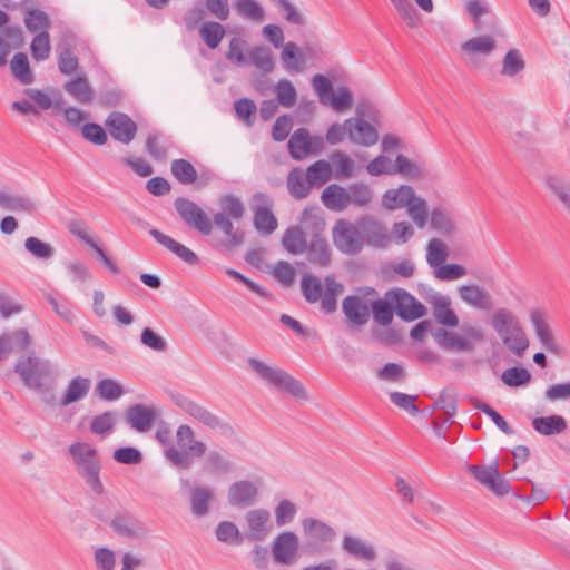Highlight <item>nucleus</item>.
Segmentation results:
<instances>
[{"mask_svg": "<svg viewBox=\"0 0 570 570\" xmlns=\"http://www.w3.org/2000/svg\"><path fill=\"white\" fill-rule=\"evenodd\" d=\"M203 456L202 469L208 475H225L236 469L235 463L224 452L207 451L206 443L195 438V432L189 425H179L176 431V445L165 450L167 461L179 470H189L195 461Z\"/></svg>", "mask_w": 570, "mask_h": 570, "instance_id": "nucleus-1", "label": "nucleus"}, {"mask_svg": "<svg viewBox=\"0 0 570 570\" xmlns=\"http://www.w3.org/2000/svg\"><path fill=\"white\" fill-rule=\"evenodd\" d=\"M222 210L216 213L210 220L209 216L203 210H197V214L186 224L189 228L195 229L203 236H208L213 232V224L219 228L227 239L219 243L220 248L232 250L244 242V234L234 230L232 219L240 220L245 214V207L240 199L233 194L223 195L219 198Z\"/></svg>", "mask_w": 570, "mask_h": 570, "instance_id": "nucleus-2", "label": "nucleus"}, {"mask_svg": "<svg viewBox=\"0 0 570 570\" xmlns=\"http://www.w3.org/2000/svg\"><path fill=\"white\" fill-rule=\"evenodd\" d=\"M491 326L502 343L514 355L521 357L530 342L517 316L508 308H499L491 318Z\"/></svg>", "mask_w": 570, "mask_h": 570, "instance_id": "nucleus-3", "label": "nucleus"}, {"mask_svg": "<svg viewBox=\"0 0 570 570\" xmlns=\"http://www.w3.org/2000/svg\"><path fill=\"white\" fill-rule=\"evenodd\" d=\"M248 365L261 380L269 383L277 390L287 393L299 401H307L309 399L308 393L302 382L296 380L287 372L281 368L271 367L264 362L254 357L248 360Z\"/></svg>", "mask_w": 570, "mask_h": 570, "instance_id": "nucleus-4", "label": "nucleus"}, {"mask_svg": "<svg viewBox=\"0 0 570 570\" xmlns=\"http://www.w3.org/2000/svg\"><path fill=\"white\" fill-rule=\"evenodd\" d=\"M302 531L304 537V551L311 554L328 552L337 535L333 527L313 517H307L302 520Z\"/></svg>", "mask_w": 570, "mask_h": 570, "instance_id": "nucleus-5", "label": "nucleus"}, {"mask_svg": "<svg viewBox=\"0 0 570 570\" xmlns=\"http://www.w3.org/2000/svg\"><path fill=\"white\" fill-rule=\"evenodd\" d=\"M174 401L180 410L198 421L205 428L217 431L220 435L226 438L235 435V429L229 422L223 420L202 404L184 395H177Z\"/></svg>", "mask_w": 570, "mask_h": 570, "instance_id": "nucleus-6", "label": "nucleus"}, {"mask_svg": "<svg viewBox=\"0 0 570 570\" xmlns=\"http://www.w3.org/2000/svg\"><path fill=\"white\" fill-rule=\"evenodd\" d=\"M50 362L35 356L33 351L20 356L14 365V372L31 389H39L42 380L50 374Z\"/></svg>", "mask_w": 570, "mask_h": 570, "instance_id": "nucleus-7", "label": "nucleus"}, {"mask_svg": "<svg viewBox=\"0 0 570 570\" xmlns=\"http://www.w3.org/2000/svg\"><path fill=\"white\" fill-rule=\"evenodd\" d=\"M373 287H361L358 294L348 295L342 302V311L348 323L363 326L370 321V297L376 296Z\"/></svg>", "mask_w": 570, "mask_h": 570, "instance_id": "nucleus-8", "label": "nucleus"}, {"mask_svg": "<svg viewBox=\"0 0 570 570\" xmlns=\"http://www.w3.org/2000/svg\"><path fill=\"white\" fill-rule=\"evenodd\" d=\"M332 237L335 247L346 255H357L364 247L357 222L338 219L332 229Z\"/></svg>", "mask_w": 570, "mask_h": 570, "instance_id": "nucleus-9", "label": "nucleus"}, {"mask_svg": "<svg viewBox=\"0 0 570 570\" xmlns=\"http://www.w3.org/2000/svg\"><path fill=\"white\" fill-rule=\"evenodd\" d=\"M272 556L275 563L293 566L299 558V538L293 531H283L272 542Z\"/></svg>", "mask_w": 570, "mask_h": 570, "instance_id": "nucleus-10", "label": "nucleus"}, {"mask_svg": "<svg viewBox=\"0 0 570 570\" xmlns=\"http://www.w3.org/2000/svg\"><path fill=\"white\" fill-rule=\"evenodd\" d=\"M387 296L393 302L396 315L403 321L411 322L426 314V307L403 288L389 289Z\"/></svg>", "mask_w": 570, "mask_h": 570, "instance_id": "nucleus-11", "label": "nucleus"}, {"mask_svg": "<svg viewBox=\"0 0 570 570\" xmlns=\"http://www.w3.org/2000/svg\"><path fill=\"white\" fill-rule=\"evenodd\" d=\"M363 246L366 244L374 248H384L391 242L385 225L375 216L365 215L357 220Z\"/></svg>", "mask_w": 570, "mask_h": 570, "instance_id": "nucleus-12", "label": "nucleus"}, {"mask_svg": "<svg viewBox=\"0 0 570 570\" xmlns=\"http://www.w3.org/2000/svg\"><path fill=\"white\" fill-rule=\"evenodd\" d=\"M110 528L115 534L128 540H141L148 533L146 524L129 512L116 513L110 521Z\"/></svg>", "mask_w": 570, "mask_h": 570, "instance_id": "nucleus-13", "label": "nucleus"}, {"mask_svg": "<svg viewBox=\"0 0 570 570\" xmlns=\"http://www.w3.org/2000/svg\"><path fill=\"white\" fill-rule=\"evenodd\" d=\"M469 472L484 487L497 495L510 492V484L500 475L497 465H469Z\"/></svg>", "mask_w": 570, "mask_h": 570, "instance_id": "nucleus-14", "label": "nucleus"}, {"mask_svg": "<svg viewBox=\"0 0 570 570\" xmlns=\"http://www.w3.org/2000/svg\"><path fill=\"white\" fill-rule=\"evenodd\" d=\"M246 522L245 539L259 542L269 533L271 513L264 508L248 510L244 515Z\"/></svg>", "mask_w": 570, "mask_h": 570, "instance_id": "nucleus-15", "label": "nucleus"}, {"mask_svg": "<svg viewBox=\"0 0 570 570\" xmlns=\"http://www.w3.org/2000/svg\"><path fill=\"white\" fill-rule=\"evenodd\" d=\"M106 126L111 137L125 145L130 144L137 134V124L127 115L119 111H112L107 120Z\"/></svg>", "mask_w": 570, "mask_h": 570, "instance_id": "nucleus-16", "label": "nucleus"}, {"mask_svg": "<svg viewBox=\"0 0 570 570\" xmlns=\"http://www.w3.org/2000/svg\"><path fill=\"white\" fill-rule=\"evenodd\" d=\"M530 321L541 346L548 352L559 355L562 347L552 333L546 312L541 308L532 309L530 312Z\"/></svg>", "mask_w": 570, "mask_h": 570, "instance_id": "nucleus-17", "label": "nucleus"}, {"mask_svg": "<svg viewBox=\"0 0 570 570\" xmlns=\"http://www.w3.org/2000/svg\"><path fill=\"white\" fill-rule=\"evenodd\" d=\"M258 487L249 480L232 483L227 490V502L233 508L246 509L256 503Z\"/></svg>", "mask_w": 570, "mask_h": 570, "instance_id": "nucleus-18", "label": "nucleus"}, {"mask_svg": "<svg viewBox=\"0 0 570 570\" xmlns=\"http://www.w3.org/2000/svg\"><path fill=\"white\" fill-rule=\"evenodd\" d=\"M347 125L348 139L352 144L370 147L379 141V132L374 126L363 118H348Z\"/></svg>", "mask_w": 570, "mask_h": 570, "instance_id": "nucleus-19", "label": "nucleus"}, {"mask_svg": "<svg viewBox=\"0 0 570 570\" xmlns=\"http://www.w3.org/2000/svg\"><path fill=\"white\" fill-rule=\"evenodd\" d=\"M254 200L256 202L253 208L254 225L257 230L269 235L277 228V220L271 210V200L262 193L255 194Z\"/></svg>", "mask_w": 570, "mask_h": 570, "instance_id": "nucleus-20", "label": "nucleus"}, {"mask_svg": "<svg viewBox=\"0 0 570 570\" xmlns=\"http://www.w3.org/2000/svg\"><path fill=\"white\" fill-rule=\"evenodd\" d=\"M215 499V491L210 487L203 484L190 487L189 509L191 514L199 519L206 517Z\"/></svg>", "mask_w": 570, "mask_h": 570, "instance_id": "nucleus-21", "label": "nucleus"}, {"mask_svg": "<svg viewBox=\"0 0 570 570\" xmlns=\"http://www.w3.org/2000/svg\"><path fill=\"white\" fill-rule=\"evenodd\" d=\"M155 420L156 411L144 404L131 405L126 411L127 423L138 432L149 431Z\"/></svg>", "mask_w": 570, "mask_h": 570, "instance_id": "nucleus-22", "label": "nucleus"}, {"mask_svg": "<svg viewBox=\"0 0 570 570\" xmlns=\"http://www.w3.org/2000/svg\"><path fill=\"white\" fill-rule=\"evenodd\" d=\"M149 234L157 243L166 247L187 264L196 265L198 263V256L191 249L175 240L170 236L155 228L150 229Z\"/></svg>", "mask_w": 570, "mask_h": 570, "instance_id": "nucleus-23", "label": "nucleus"}, {"mask_svg": "<svg viewBox=\"0 0 570 570\" xmlns=\"http://www.w3.org/2000/svg\"><path fill=\"white\" fill-rule=\"evenodd\" d=\"M342 549L348 556L365 562H373L377 558L374 546L356 537L345 535L342 540Z\"/></svg>", "mask_w": 570, "mask_h": 570, "instance_id": "nucleus-24", "label": "nucleus"}, {"mask_svg": "<svg viewBox=\"0 0 570 570\" xmlns=\"http://www.w3.org/2000/svg\"><path fill=\"white\" fill-rule=\"evenodd\" d=\"M415 190L410 185L387 189L382 196V205L389 210L404 208L415 200Z\"/></svg>", "mask_w": 570, "mask_h": 570, "instance_id": "nucleus-25", "label": "nucleus"}, {"mask_svg": "<svg viewBox=\"0 0 570 570\" xmlns=\"http://www.w3.org/2000/svg\"><path fill=\"white\" fill-rule=\"evenodd\" d=\"M394 175H400L406 179L415 180L426 175L424 161L412 160L403 154H399L393 161Z\"/></svg>", "mask_w": 570, "mask_h": 570, "instance_id": "nucleus-26", "label": "nucleus"}, {"mask_svg": "<svg viewBox=\"0 0 570 570\" xmlns=\"http://www.w3.org/2000/svg\"><path fill=\"white\" fill-rule=\"evenodd\" d=\"M432 335L439 346L444 350H455L460 352H470L473 350V344L469 340L443 327L435 328Z\"/></svg>", "mask_w": 570, "mask_h": 570, "instance_id": "nucleus-27", "label": "nucleus"}, {"mask_svg": "<svg viewBox=\"0 0 570 570\" xmlns=\"http://www.w3.org/2000/svg\"><path fill=\"white\" fill-rule=\"evenodd\" d=\"M394 312V305L387 296V292H385L383 298H380L377 295L370 297V314L372 313L377 324L382 326L390 325L393 321Z\"/></svg>", "mask_w": 570, "mask_h": 570, "instance_id": "nucleus-28", "label": "nucleus"}, {"mask_svg": "<svg viewBox=\"0 0 570 570\" xmlns=\"http://www.w3.org/2000/svg\"><path fill=\"white\" fill-rule=\"evenodd\" d=\"M68 454L71 456L75 469L101 461L98 451L91 444L86 442H75L68 448Z\"/></svg>", "mask_w": 570, "mask_h": 570, "instance_id": "nucleus-29", "label": "nucleus"}, {"mask_svg": "<svg viewBox=\"0 0 570 570\" xmlns=\"http://www.w3.org/2000/svg\"><path fill=\"white\" fill-rule=\"evenodd\" d=\"M460 297L466 304L479 309H490L492 299L490 294L479 285H464L459 289Z\"/></svg>", "mask_w": 570, "mask_h": 570, "instance_id": "nucleus-30", "label": "nucleus"}, {"mask_svg": "<svg viewBox=\"0 0 570 570\" xmlns=\"http://www.w3.org/2000/svg\"><path fill=\"white\" fill-rule=\"evenodd\" d=\"M431 304L433 305V315L438 323L450 327L459 325V317L455 312L450 308V297L435 295L431 301Z\"/></svg>", "mask_w": 570, "mask_h": 570, "instance_id": "nucleus-31", "label": "nucleus"}, {"mask_svg": "<svg viewBox=\"0 0 570 570\" xmlns=\"http://www.w3.org/2000/svg\"><path fill=\"white\" fill-rule=\"evenodd\" d=\"M288 153L295 160H302L311 154V134L306 128L296 129L287 144Z\"/></svg>", "mask_w": 570, "mask_h": 570, "instance_id": "nucleus-32", "label": "nucleus"}, {"mask_svg": "<svg viewBox=\"0 0 570 570\" xmlns=\"http://www.w3.org/2000/svg\"><path fill=\"white\" fill-rule=\"evenodd\" d=\"M302 230V234L308 242L316 238H323L325 222L322 217L312 213V210L305 208L302 213L301 224L296 226Z\"/></svg>", "mask_w": 570, "mask_h": 570, "instance_id": "nucleus-33", "label": "nucleus"}, {"mask_svg": "<svg viewBox=\"0 0 570 570\" xmlns=\"http://www.w3.org/2000/svg\"><path fill=\"white\" fill-rule=\"evenodd\" d=\"M0 208L14 213L30 214L36 209V203L26 195H11L0 190Z\"/></svg>", "mask_w": 570, "mask_h": 570, "instance_id": "nucleus-34", "label": "nucleus"}, {"mask_svg": "<svg viewBox=\"0 0 570 570\" xmlns=\"http://www.w3.org/2000/svg\"><path fill=\"white\" fill-rule=\"evenodd\" d=\"M321 198L330 209L343 210L348 207V191L337 184L328 185L323 190Z\"/></svg>", "mask_w": 570, "mask_h": 570, "instance_id": "nucleus-35", "label": "nucleus"}, {"mask_svg": "<svg viewBox=\"0 0 570 570\" xmlns=\"http://www.w3.org/2000/svg\"><path fill=\"white\" fill-rule=\"evenodd\" d=\"M544 185L570 214V181L559 175L550 174L546 176Z\"/></svg>", "mask_w": 570, "mask_h": 570, "instance_id": "nucleus-36", "label": "nucleus"}, {"mask_svg": "<svg viewBox=\"0 0 570 570\" xmlns=\"http://www.w3.org/2000/svg\"><path fill=\"white\" fill-rule=\"evenodd\" d=\"M287 188L295 199L306 198L313 186L301 168H293L287 176Z\"/></svg>", "mask_w": 570, "mask_h": 570, "instance_id": "nucleus-37", "label": "nucleus"}, {"mask_svg": "<svg viewBox=\"0 0 570 570\" xmlns=\"http://www.w3.org/2000/svg\"><path fill=\"white\" fill-rule=\"evenodd\" d=\"M324 289L321 309L326 314H332L337 309V296L344 292V285L336 282L334 276H326Z\"/></svg>", "mask_w": 570, "mask_h": 570, "instance_id": "nucleus-38", "label": "nucleus"}, {"mask_svg": "<svg viewBox=\"0 0 570 570\" xmlns=\"http://www.w3.org/2000/svg\"><path fill=\"white\" fill-rule=\"evenodd\" d=\"M249 65H254L263 76L271 73L275 68L272 50L266 46H255L248 51Z\"/></svg>", "mask_w": 570, "mask_h": 570, "instance_id": "nucleus-39", "label": "nucleus"}, {"mask_svg": "<svg viewBox=\"0 0 570 570\" xmlns=\"http://www.w3.org/2000/svg\"><path fill=\"white\" fill-rule=\"evenodd\" d=\"M90 390V380L82 376L73 377L60 401L61 406H67L83 399Z\"/></svg>", "mask_w": 570, "mask_h": 570, "instance_id": "nucleus-40", "label": "nucleus"}, {"mask_svg": "<svg viewBox=\"0 0 570 570\" xmlns=\"http://www.w3.org/2000/svg\"><path fill=\"white\" fill-rule=\"evenodd\" d=\"M497 48V41L491 36L471 38L461 45V50L469 56L490 55Z\"/></svg>", "mask_w": 570, "mask_h": 570, "instance_id": "nucleus-41", "label": "nucleus"}, {"mask_svg": "<svg viewBox=\"0 0 570 570\" xmlns=\"http://www.w3.org/2000/svg\"><path fill=\"white\" fill-rule=\"evenodd\" d=\"M533 429L543 435L560 434L567 429V422L561 415L535 417L532 421Z\"/></svg>", "mask_w": 570, "mask_h": 570, "instance_id": "nucleus-42", "label": "nucleus"}, {"mask_svg": "<svg viewBox=\"0 0 570 570\" xmlns=\"http://www.w3.org/2000/svg\"><path fill=\"white\" fill-rule=\"evenodd\" d=\"M101 461L76 470L77 474L85 481L86 485L97 495L105 492V487L100 480Z\"/></svg>", "mask_w": 570, "mask_h": 570, "instance_id": "nucleus-43", "label": "nucleus"}, {"mask_svg": "<svg viewBox=\"0 0 570 570\" xmlns=\"http://www.w3.org/2000/svg\"><path fill=\"white\" fill-rule=\"evenodd\" d=\"M216 539L219 542L229 546H240L245 535L239 531L238 527L232 521H220L215 529Z\"/></svg>", "mask_w": 570, "mask_h": 570, "instance_id": "nucleus-44", "label": "nucleus"}, {"mask_svg": "<svg viewBox=\"0 0 570 570\" xmlns=\"http://www.w3.org/2000/svg\"><path fill=\"white\" fill-rule=\"evenodd\" d=\"M63 89L81 104L87 105L92 101L94 91L85 77H78L66 82Z\"/></svg>", "mask_w": 570, "mask_h": 570, "instance_id": "nucleus-45", "label": "nucleus"}, {"mask_svg": "<svg viewBox=\"0 0 570 570\" xmlns=\"http://www.w3.org/2000/svg\"><path fill=\"white\" fill-rule=\"evenodd\" d=\"M307 258L318 266H327L331 259V250L325 238H316L308 242Z\"/></svg>", "mask_w": 570, "mask_h": 570, "instance_id": "nucleus-46", "label": "nucleus"}, {"mask_svg": "<svg viewBox=\"0 0 570 570\" xmlns=\"http://www.w3.org/2000/svg\"><path fill=\"white\" fill-rule=\"evenodd\" d=\"M12 76L22 85H29L33 81V73L30 69L29 60L26 53L17 52L10 61Z\"/></svg>", "mask_w": 570, "mask_h": 570, "instance_id": "nucleus-47", "label": "nucleus"}, {"mask_svg": "<svg viewBox=\"0 0 570 570\" xmlns=\"http://www.w3.org/2000/svg\"><path fill=\"white\" fill-rule=\"evenodd\" d=\"M199 36L206 46L216 49L225 36V28L216 21H206L199 28Z\"/></svg>", "mask_w": 570, "mask_h": 570, "instance_id": "nucleus-48", "label": "nucleus"}, {"mask_svg": "<svg viewBox=\"0 0 570 570\" xmlns=\"http://www.w3.org/2000/svg\"><path fill=\"white\" fill-rule=\"evenodd\" d=\"M248 49L249 45L245 39L234 37L229 41L226 59L239 67L247 66L249 61L248 55L246 56L245 52L249 51Z\"/></svg>", "mask_w": 570, "mask_h": 570, "instance_id": "nucleus-49", "label": "nucleus"}, {"mask_svg": "<svg viewBox=\"0 0 570 570\" xmlns=\"http://www.w3.org/2000/svg\"><path fill=\"white\" fill-rule=\"evenodd\" d=\"M283 47L281 58L288 71H299L305 65V57L294 42H287Z\"/></svg>", "mask_w": 570, "mask_h": 570, "instance_id": "nucleus-50", "label": "nucleus"}, {"mask_svg": "<svg viewBox=\"0 0 570 570\" xmlns=\"http://www.w3.org/2000/svg\"><path fill=\"white\" fill-rule=\"evenodd\" d=\"M170 170L173 176L184 185L194 184L197 180V171L193 164L179 158L171 161Z\"/></svg>", "mask_w": 570, "mask_h": 570, "instance_id": "nucleus-51", "label": "nucleus"}, {"mask_svg": "<svg viewBox=\"0 0 570 570\" xmlns=\"http://www.w3.org/2000/svg\"><path fill=\"white\" fill-rule=\"evenodd\" d=\"M313 187H321L331 179V166L326 160H317L304 171Z\"/></svg>", "mask_w": 570, "mask_h": 570, "instance_id": "nucleus-52", "label": "nucleus"}, {"mask_svg": "<svg viewBox=\"0 0 570 570\" xmlns=\"http://www.w3.org/2000/svg\"><path fill=\"white\" fill-rule=\"evenodd\" d=\"M117 423V413L114 411H106L91 419L90 432L100 436H106L114 431Z\"/></svg>", "mask_w": 570, "mask_h": 570, "instance_id": "nucleus-53", "label": "nucleus"}, {"mask_svg": "<svg viewBox=\"0 0 570 570\" xmlns=\"http://www.w3.org/2000/svg\"><path fill=\"white\" fill-rule=\"evenodd\" d=\"M283 245L287 252L297 255L307 249L308 240L297 227L288 228L283 236Z\"/></svg>", "mask_w": 570, "mask_h": 570, "instance_id": "nucleus-54", "label": "nucleus"}, {"mask_svg": "<svg viewBox=\"0 0 570 570\" xmlns=\"http://www.w3.org/2000/svg\"><path fill=\"white\" fill-rule=\"evenodd\" d=\"M301 288L305 301L309 304L322 301L325 291L320 278L314 275H305Z\"/></svg>", "mask_w": 570, "mask_h": 570, "instance_id": "nucleus-55", "label": "nucleus"}, {"mask_svg": "<svg viewBox=\"0 0 570 570\" xmlns=\"http://www.w3.org/2000/svg\"><path fill=\"white\" fill-rule=\"evenodd\" d=\"M471 404L474 409L483 412L488 415L495 426L502 431L507 435H511L514 433V430L507 423V421L501 416L494 409H492L488 403L481 401L480 399L472 397Z\"/></svg>", "mask_w": 570, "mask_h": 570, "instance_id": "nucleus-56", "label": "nucleus"}, {"mask_svg": "<svg viewBox=\"0 0 570 570\" xmlns=\"http://www.w3.org/2000/svg\"><path fill=\"white\" fill-rule=\"evenodd\" d=\"M348 205L353 204L357 207L367 206L373 198V190L364 183L352 184L348 189Z\"/></svg>", "mask_w": 570, "mask_h": 570, "instance_id": "nucleus-57", "label": "nucleus"}, {"mask_svg": "<svg viewBox=\"0 0 570 570\" xmlns=\"http://www.w3.org/2000/svg\"><path fill=\"white\" fill-rule=\"evenodd\" d=\"M531 373L521 366H512L503 371L501 375L502 382L510 387H519L530 383Z\"/></svg>", "mask_w": 570, "mask_h": 570, "instance_id": "nucleus-58", "label": "nucleus"}, {"mask_svg": "<svg viewBox=\"0 0 570 570\" xmlns=\"http://www.w3.org/2000/svg\"><path fill=\"white\" fill-rule=\"evenodd\" d=\"M23 21L30 32L46 31L50 24L48 14L40 9H27Z\"/></svg>", "mask_w": 570, "mask_h": 570, "instance_id": "nucleus-59", "label": "nucleus"}, {"mask_svg": "<svg viewBox=\"0 0 570 570\" xmlns=\"http://www.w3.org/2000/svg\"><path fill=\"white\" fill-rule=\"evenodd\" d=\"M31 56L37 61H43L49 58L51 45H50V35L48 31L38 32L31 42L30 46Z\"/></svg>", "mask_w": 570, "mask_h": 570, "instance_id": "nucleus-60", "label": "nucleus"}, {"mask_svg": "<svg viewBox=\"0 0 570 570\" xmlns=\"http://www.w3.org/2000/svg\"><path fill=\"white\" fill-rule=\"evenodd\" d=\"M297 514L296 505L288 499L281 500L274 508L275 523L284 527L292 523Z\"/></svg>", "mask_w": 570, "mask_h": 570, "instance_id": "nucleus-61", "label": "nucleus"}, {"mask_svg": "<svg viewBox=\"0 0 570 570\" xmlns=\"http://www.w3.org/2000/svg\"><path fill=\"white\" fill-rule=\"evenodd\" d=\"M26 249L36 258L47 261L55 256V248L48 244L39 239L38 237H28L24 240Z\"/></svg>", "mask_w": 570, "mask_h": 570, "instance_id": "nucleus-62", "label": "nucleus"}, {"mask_svg": "<svg viewBox=\"0 0 570 570\" xmlns=\"http://www.w3.org/2000/svg\"><path fill=\"white\" fill-rule=\"evenodd\" d=\"M235 7L240 16L252 21L262 22L265 18V11L256 0H237Z\"/></svg>", "mask_w": 570, "mask_h": 570, "instance_id": "nucleus-63", "label": "nucleus"}, {"mask_svg": "<svg viewBox=\"0 0 570 570\" xmlns=\"http://www.w3.org/2000/svg\"><path fill=\"white\" fill-rule=\"evenodd\" d=\"M275 94L277 102L283 107L291 108L295 105L297 92L294 85L287 80L282 79L275 86Z\"/></svg>", "mask_w": 570, "mask_h": 570, "instance_id": "nucleus-64", "label": "nucleus"}]
</instances>
